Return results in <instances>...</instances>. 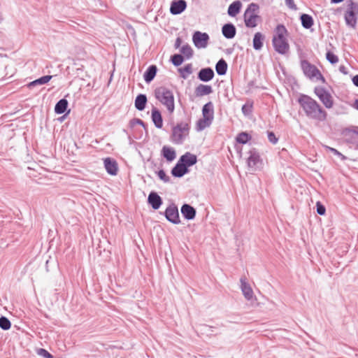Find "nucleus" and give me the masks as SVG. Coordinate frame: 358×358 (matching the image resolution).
I'll return each mask as SVG.
<instances>
[{
    "label": "nucleus",
    "mask_w": 358,
    "mask_h": 358,
    "mask_svg": "<svg viewBox=\"0 0 358 358\" xmlns=\"http://www.w3.org/2000/svg\"><path fill=\"white\" fill-rule=\"evenodd\" d=\"M298 102L308 117L319 121L327 120V112L310 96L301 94L298 99Z\"/></svg>",
    "instance_id": "f257e3e1"
},
{
    "label": "nucleus",
    "mask_w": 358,
    "mask_h": 358,
    "mask_svg": "<svg viewBox=\"0 0 358 358\" xmlns=\"http://www.w3.org/2000/svg\"><path fill=\"white\" fill-rule=\"evenodd\" d=\"M272 39L274 50L280 55H285L289 50V43L285 38L287 30L283 24H278Z\"/></svg>",
    "instance_id": "f03ea898"
},
{
    "label": "nucleus",
    "mask_w": 358,
    "mask_h": 358,
    "mask_svg": "<svg viewBox=\"0 0 358 358\" xmlns=\"http://www.w3.org/2000/svg\"><path fill=\"white\" fill-rule=\"evenodd\" d=\"M190 117H187V121L177 123L172 127L171 140L175 144H182L186 136L189 135L190 130Z\"/></svg>",
    "instance_id": "7ed1b4c3"
},
{
    "label": "nucleus",
    "mask_w": 358,
    "mask_h": 358,
    "mask_svg": "<svg viewBox=\"0 0 358 358\" xmlns=\"http://www.w3.org/2000/svg\"><path fill=\"white\" fill-rule=\"evenodd\" d=\"M155 96L162 104L166 106L170 113L175 109L174 96L173 92L166 87H159L155 89Z\"/></svg>",
    "instance_id": "20e7f679"
},
{
    "label": "nucleus",
    "mask_w": 358,
    "mask_h": 358,
    "mask_svg": "<svg viewBox=\"0 0 358 358\" xmlns=\"http://www.w3.org/2000/svg\"><path fill=\"white\" fill-rule=\"evenodd\" d=\"M348 5L345 13V21L348 27L355 28L358 17V3L353 0H348Z\"/></svg>",
    "instance_id": "39448f33"
},
{
    "label": "nucleus",
    "mask_w": 358,
    "mask_h": 358,
    "mask_svg": "<svg viewBox=\"0 0 358 358\" xmlns=\"http://www.w3.org/2000/svg\"><path fill=\"white\" fill-rule=\"evenodd\" d=\"M314 92L327 108H331L333 107V97L324 87H315Z\"/></svg>",
    "instance_id": "423d86ee"
},
{
    "label": "nucleus",
    "mask_w": 358,
    "mask_h": 358,
    "mask_svg": "<svg viewBox=\"0 0 358 358\" xmlns=\"http://www.w3.org/2000/svg\"><path fill=\"white\" fill-rule=\"evenodd\" d=\"M164 215L169 222L174 224H178L179 223H180L178 209L175 203H171L166 208Z\"/></svg>",
    "instance_id": "0eeeda50"
},
{
    "label": "nucleus",
    "mask_w": 358,
    "mask_h": 358,
    "mask_svg": "<svg viewBox=\"0 0 358 358\" xmlns=\"http://www.w3.org/2000/svg\"><path fill=\"white\" fill-rule=\"evenodd\" d=\"M210 38L207 33L196 31L192 36V41L197 48H205L208 44Z\"/></svg>",
    "instance_id": "6e6552de"
},
{
    "label": "nucleus",
    "mask_w": 358,
    "mask_h": 358,
    "mask_svg": "<svg viewBox=\"0 0 358 358\" xmlns=\"http://www.w3.org/2000/svg\"><path fill=\"white\" fill-rule=\"evenodd\" d=\"M249 156L247 159V164L249 169L252 171H256L258 164L262 163V159L259 152L256 148H252L248 152Z\"/></svg>",
    "instance_id": "1a4fd4ad"
},
{
    "label": "nucleus",
    "mask_w": 358,
    "mask_h": 358,
    "mask_svg": "<svg viewBox=\"0 0 358 358\" xmlns=\"http://www.w3.org/2000/svg\"><path fill=\"white\" fill-rule=\"evenodd\" d=\"M301 67L304 75L310 79L314 78L319 73V69L306 59L301 61Z\"/></svg>",
    "instance_id": "9d476101"
},
{
    "label": "nucleus",
    "mask_w": 358,
    "mask_h": 358,
    "mask_svg": "<svg viewBox=\"0 0 358 358\" xmlns=\"http://www.w3.org/2000/svg\"><path fill=\"white\" fill-rule=\"evenodd\" d=\"M187 2L185 0H173L170 6V13L176 15L181 14L187 8Z\"/></svg>",
    "instance_id": "9b49d317"
},
{
    "label": "nucleus",
    "mask_w": 358,
    "mask_h": 358,
    "mask_svg": "<svg viewBox=\"0 0 358 358\" xmlns=\"http://www.w3.org/2000/svg\"><path fill=\"white\" fill-rule=\"evenodd\" d=\"M104 167L107 173L111 176H116L118 171V165L115 159L106 157L103 160Z\"/></svg>",
    "instance_id": "f8f14e48"
},
{
    "label": "nucleus",
    "mask_w": 358,
    "mask_h": 358,
    "mask_svg": "<svg viewBox=\"0 0 358 358\" xmlns=\"http://www.w3.org/2000/svg\"><path fill=\"white\" fill-rule=\"evenodd\" d=\"M215 76L214 71L210 67L202 68L197 74V78L202 82H209Z\"/></svg>",
    "instance_id": "ddd939ff"
},
{
    "label": "nucleus",
    "mask_w": 358,
    "mask_h": 358,
    "mask_svg": "<svg viewBox=\"0 0 358 358\" xmlns=\"http://www.w3.org/2000/svg\"><path fill=\"white\" fill-rule=\"evenodd\" d=\"M178 162L188 169L196 164L197 157L195 155L187 152L180 157Z\"/></svg>",
    "instance_id": "4468645a"
},
{
    "label": "nucleus",
    "mask_w": 358,
    "mask_h": 358,
    "mask_svg": "<svg viewBox=\"0 0 358 358\" xmlns=\"http://www.w3.org/2000/svg\"><path fill=\"white\" fill-rule=\"evenodd\" d=\"M181 213L185 219L192 220L195 218L196 210L190 204L184 203L180 208Z\"/></svg>",
    "instance_id": "2eb2a0df"
},
{
    "label": "nucleus",
    "mask_w": 358,
    "mask_h": 358,
    "mask_svg": "<svg viewBox=\"0 0 358 358\" xmlns=\"http://www.w3.org/2000/svg\"><path fill=\"white\" fill-rule=\"evenodd\" d=\"M243 17L245 24L248 28H254L257 27L258 22L261 21V17L255 13L244 14Z\"/></svg>",
    "instance_id": "dca6fc26"
},
{
    "label": "nucleus",
    "mask_w": 358,
    "mask_h": 358,
    "mask_svg": "<svg viewBox=\"0 0 358 358\" xmlns=\"http://www.w3.org/2000/svg\"><path fill=\"white\" fill-rule=\"evenodd\" d=\"M148 202L154 210L159 209L163 203L161 196L155 192H151L149 194Z\"/></svg>",
    "instance_id": "f3484780"
},
{
    "label": "nucleus",
    "mask_w": 358,
    "mask_h": 358,
    "mask_svg": "<svg viewBox=\"0 0 358 358\" xmlns=\"http://www.w3.org/2000/svg\"><path fill=\"white\" fill-rule=\"evenodd\" d=\"M222 33L226 38L231 39L236 34V28L234 24L229 22L222 26Z\"/></svg>",
    "instance_id": "a211bd4d"
},
{
    "label": "nucleus",
    "mask_w": 358,
    "mask_h": 358,
    "mask_svg": "<svg viewBox=\"0 0 358 358\" xmlns=\"http://www.w3.org/2000/svg\"><path fill=\"white\" fill-rule=\"evenodd\" d=\"M240 281L243 294L247 300H251L253 297V291L250 285L246 282V278L245 277H242Z\"/></svg>",
    "instance_id": "6ab92c4d"
},
{
    "label": "nucleus",
    "mask_w": 358,
    "mask_h": 358,
    "mask_svg": "<svg viewBox=\"0 0 358 358\" xmlns=\"http://www.w3.org/2000/svg\"><path fill=\"white\" fill-rule=\"evenodd\" d=\"M189 172V169L184 166L178 161L176 165L171 169V175L176 178H182Z\"/></svg>",
    "instance_id": "aec40b11"
},
{
    "label": "nucleus",
    "mask_w": 358,
    "mask_h": 358,
    "mask_svg": "<svg viewBox=\"0 0 358 358\" xmlns=\"http://www.w3.org/2000/svg\"><path fill=\"white\" fill-rule=\"evenodd\" d=\"M151 118L155 126L157 129H161L163 126V118L159 110L157 108L153 107L151 113Z\"/></svg>",
    "instance_id": "412c9836"
},
{
    "label": "nucleus",
    "mask_w": 358,
    "mask_h": 358,
    "mask_svg": "<svg viewBox=\"0 0 358 358\" xmlns=\"http://www.w3.org/2000/svg\"><path fill=\"white\" fill-rule=\"evenodd\" d=\"M157 72V67L156 65L152 64L148 66L143 74V78L145 83H150L151 81H152L156 76Z\"/></svg>",
    "instance_id": "4be33fe9"
},
{
    "label": "nucleus",
    "mask_w": 358,
    "mask_h": 358,
    "mask_svg": "<svg viewBox=\"0 0 358 358\" xmlns=\"http://www.w3.org/2000/svg\"><path fill=\"white\" fill-rule=\"evenodd\" d=\"M148 102V99L145 94H139L135 99L134 106L135 108L139 110L142 111L145 109L146 104Z\"/></svg>",
    "instance_id": "5701e85b"
},
{
    "label": "nucleus",
    "mask_w": 358,
    "mask_h": 358,
    "mask_svg": "<svg viewBox=\"0 0 358 358\" xmlns=\"http://www.w3.org/2000/svg\"><path fill=\"white\" fill-rule=\"evenodd\" d=\"M203 117L210 118L211 120L214 119V106L211 101L203 105L202 108Z\"/></svg>",
    "instance_id": "b1692460"
},
{
    "label": "nucleus",
    "mask_w": 358,
    "mask_h": 358,
    "mask_svg": "<svg viewBox=\"0 0 358 358\" xmlns=\"http://www.w3.org/2000/svg\"><path fill=\"white\" fill-rule=\"evenodd\" d=\"M213 92V88L210 85L199 84L195 88V94L196 96H203L210 94Z\"/></svg>",
    "instance_id": "393cba45"
},
{
    "label": "nucleus",
    "mask_w": 358,
    "mask_h": 358,
    "mask_svg": "<svg viewBox=\"0 0 358 358\" xmlns=\"http://www.w3.org/2000/svg\"><path fill=\"white\" fill-rule=\"evenodd\" d=\"M162 155L168 161L172 162L176 157V153L173 148L164 145L162 149Z\"/></svg>",
    "instance_id": "a878e982"
},
{
    "label": "nucleus",
    "mask_w": 358,
    "mask_h": 358,
    "mask_svg": "<svg viewBox=\"0 0 358 358\" xmlns=\"http://www.w3.org/2000/svg\"><path fill=\"white\" fill-rule=\"evenodd\" d=\"M264 36L261 32H257L254 35L252 45L256 50H259L263 47Z\"/></svg>",
    "instance_id": "bb28decb"
},
{
    "label": "nucleus",
    "mask_w": 358,
    "mask_h": 358,
    "mask_svg": "<svg viewBox=\"0 0 358 358\" xmlns=\"http://www.w3.org/2000/svg\"><path fill=\"white\" fill-rule=\"evenodd\" d=\"M242 4L239 1H235L231 3L227 10V13L231 17H235L237 14L239 13Z\"/></svg>",
    "instance_id": "cd10ccee"
},
{
    "label": "nucleus",
    "mask_w": 358,
    "mask_h": 358,
    "mask_svg": "<svg viewBox=\"0 0 358 358\" xmlns=\"http://www.w3.org/2000/svg\"><path fill=\"white\" fill-rule=\"evenodd\" d=\"M301 25L305 29H310L314 24V20L311 15L303 13L300 16Z\"/></svg>",
    "instance_id": "c85d7f7f"
},
{
    "label": "nucleus",
    "mask_w": 358,
    "mask_h": 358,
    "mask_svg": "<svg viewBox=\"0 0 358 358\" xmlns=\"http://www.w3.org/2000/svg\"><path fill=\"white\" fill-rule=\"evenodd\" d=\"M228 64L224 59H220L215 64V71L219 76H224L227 73Z\"/></svg>",
    "instance_id": "c756f323"
},
{
    "label": "nucleus",
    "mask_w": 358,
    "mask_h": 358,
    "mask_svg": "<svg viewBox=\"0 0 358 358\" xmlns=\"http://www.w3.org/2000/svg\"><path fill=\"white\" fill-rule=\"evenodd\" d=\"M213 120L210 118L202 117L200 118L196 124V129L197 131H201L211 125Z\"/></svg>",
    "instance_id": "7c9ffc66"
},
{
    "label": "nucleus",
    "mask_w": 358,
    "mask_h": 358,
    "mask_svg": "<svg viewBox=\"0 0 358 358\" xmlns=\"http://www.w3.org/2000/svg\"><path fill=\"white\" fill-rule=\"evenodd\" d=\"M68 105L69 103L66 99H60L55 106V113L59 115L64 113L66 110Z\"/></svg>",
    "instance_id": "2f4dec72"
},
{
    "label": "nucleus",
    "mask_w": 358,
    "mask_h": 358,
    "mask_svg": "<svg viewBox=\"0 0 358 358\" xmlns=\"http://www.w3.org/2000/svg\"><path fill=\"white\" fill-rule=\"evenodd\" d=\"M180 76L183 79H187L188 76L193 72L192 64H187L182 68L178 69Z\"/></svg>",
    "instance_id": "473e14b6"
},
{
    "label": "nucleus",
    "mask_w": 358,
    "mask_h": 358,
    "mask_svg": "<svg viewBox=\"0 0 358 358\" xmlns=\"http://www.w3.org/2000/svg\"><path fill=\"white\" fill-rule=\"evenodd\" d=\"M52 78V76H49V75L42 76V77L29 83L28 84V87L31 88L38 85L45 84V83H48L51 80Z\"/></svg>",
    "instance_id": "72a5a7b5"
},
{
    "label": "nucleus",
    "mask_w": 358,
    "mask_h": 358,
    "mask_svg": "<svg viewBox=\"0 0 358 358\" xmlns=\"http://www.w3.org/2000/svg\"><path fill=\"white\" fill-rule=\"evenodd\" d=\"M251 138L252 137L249 134L243 131L237 135L236 140V142L240 144H245L251 139Z\"/></svg>",
    "instance_id": "f704fd0d"
},
{
    "label": "nucleus",
    "mask_w": 358,
    "mask_h": 358,
    "mask_svg": "<svg viewBox=\"0 0 358 358\" xmlns=\"http://www.w3.org/2000/svg\"><path fill=\"white\" fill-rule=\"evenodd\" d=\"M170 61L175 66H179L184 62V56L180 54H174L171 57Z\"/></svg>",
    "instance_id": "c9c22d12"
},
{
    "label": "nucleus",
    "mask_w": 358,
    "mask_h": 358,
    "mask_svg": "<svg viewBox=\"0 0 358 358\" xmlns=\"http://www.w3.org/2000/svg\"><path fill=\"white\" fill-rule=\"evenodd\" d=\"M180 52H182V54L184 55V56L187 59L191 58L193 56V52H194L192 48L188 44L184 45L181 48Z\"/></svg>",
    "instance_id": "e433bc0d"
},
{
    "label": "nucleus",
    "mask_w": 358,
    "mask_h": 358,
    "mask_svg": "<svg viewBox=\"0 0 358 358\" xmlns=\"http://www.w3.org/2000/svg\"><path fill=\"white\" fill-rule=\"evenodd\" d=\"M11 327L10 320L5 316L0 317V328L3 330H8Z\"/></svg>",
    "instance_id": "4c0bfd02"
},
{
    "label": "nucleus",
    "mask_w": 358,
    "mask_h": 358,
    "mask_svg": "<svg viewBox=\"0 0 358 358\" xmlns=\"http://www.w3.org/2000/svg\"><path fill=\"white\" fill-rule=\"evenodd\" d=\"M259 5L257 3H251L248 6L247 9L245 10L244 14H250V13L256 14V13L259 10Z\"/></svg>",
    "instance_id": "58836bf2"
},
{
    "label": "nucleus",
    "mask_w": 358,
    "mask_h": 358,
    "mask_svg": "<svg viewBox=\"0 0 358 358\" xmlns=\"http://www.w3.org/2000/svg\"><path fill=\"white\" fill-rule=\"evenodd\" d=\"M326 58L329 62L332 64H336L338 62V57L331 51H328L326 54Z\"/></svg>",
    "instance_id": "ea45409f"
},
{
    "label": "nucleus",
    "mask_w": 358,
    "mask_h": 358,
    "mask_svg": "<svg viewBox=\"0 0 358 358\" xmlns=\"http://www.w3.org/2000/svg\"><path fill=\"white\" fill-rule=\"evenodd\" d=\"M343 134L345 136L350 135V134H356L358 136V127L357 126H351V127H347L344 129Z\"/></svg>",
    "instance_id": "a19ab883"
},
{
    "label": "nucleus",
    "mask_w": 358,
    "mask_h": 358,
    "mask_svg": "<svg viewBox=\"0 0 358 358\" xmlns=\"http://www.w3.org/2000/svg\"><path fill=\"white\" fill-rule=\"evenodd\" d=\"M241 110L245 115H250L252 113V103H246L242 106Z\"/></svg>",
    "instance_id": "79ce46f5"
},
{
    "label": "nucleus",
    "mask_w": 358,
    "mask_h": 358,
    "mask_svg": "<svg viewBox=\"0 0 358 358\" xmlns=\"http://www.w3.org/2000/svg\"><path fill=\"white\" fill-rule=\"evenodd\" d=\"M157 173L159 179L162 180L164 182H170V177L166 174L165 171L163 169L158 171Z\"/></svg>",
    "instance_id": "37998d69"
},
{
    "label": "nucleus",
    "mask_w": 358,
    "mask_h": 358,
    "mask_svg": "<svg viewBox=\"0 0 358 358\" xmlns=\"http://www.w3.org/2000/svg\"><path fill=\"white\" fill-rule=\"evenodd\" d=\"M325 149L327 150H329L331 152H332L334 155H337L338 157H341V159L344 160L346 159V157L344 156L343 154H341L339 151H338L335 148H331L329 146H327L326 145L325 146Z\"/></svg>",
    "instance_id": "c03bdc74"
},
{
    "label": "nucleus",
    "mask_w": 358,
    "mask_h": 358,
    "mask_svg": "<svg viewBox=\"0 0 358 358\" xmlns=\"http://www.w3.org/2000/svg\"><path fill=\"white\" fill-rule=\"evenodd\" d=\"M316 209H317V214H319L320 215H324L326 213L325 206L320 201L317 202Z\"/></svg>",
    "instance_id": "a18cd8bd"
},
{
    "label": "nucleus",
    "mask_w": 358,
    "mask_h": 358,
    "mask_svg": "<svg viewBox=\"0 0 358 358\" xmlns=\"http://www.w3.org/2000/svg\"><path fill=\"white\" fill-rule=\"evenodd\" d=\"M268 139L269 142L273 145L278 143V138L275 136L273 131H267Z\"/></svg>",
    "instance_id": "49530a36"
},
{
    "label": "nucleus",
    "mask_w": 358,
    "mask_h": 358,
    "mask_svg": "<svg viewBox=\"0 0 358 358\" xmlns=\"http://www.w3.org/2000/svg\"><path fill=\"white\" fill-rule=\"evenodd\" d=\"M129 124L131 128H133V127H134V126L136 124L144 126V122L142 120L138 119V118H133L129 121Z\"/></svg>",
    "instance_id": "de8ad7c7"
},
{
    "label": "nucleus",
    "mask_w": 358,
    "mask_h": 358,
    "mask_svg": "<svg viewBox=\"0 0 358 358\" xmlns=\"http://www.w3.org/2000/svg\"><path fill=\"white\" fill-rule=\"evenodd\" d=\"M38 354L43 356L44 358H53V356L43 348H40L38 350Z\"/></svg>",
    "instance_id": "09e8293b"
},
{
    "label": "nucleus",
    "mask_w": 358,
    "mask_h": 358,
    "mask_svg": "<svg viewBox=\"0 0 358 358\" xmlns=\"http://www.w3.org/2000/svg\"><path fill=\"white\" fill-rule=\"evenodd\" d=\"M286 6L292 10H296V5L294 3V0H285Z\"/></svg>",
    "instance_id": "8fccbe9b"
},
{
    "label": "nucleus",
    "mask_w": 358,
    "mask_h": 358,
    "mask_svg": "<svg viewBox=\"0 0 358 358\" xmlns=\"http://www.w3.org/2000/svg\"><path fill=\"white\" fill-rule=\"evenodd\" d=\"M317 80H320L322 83H326L324 77L322 76L321 72L319 71V73H317V76L315 77Z\"/></svg>",
    "instance_id": "3c124183"
},
{
    "label": "nucleus",
    "mask_w": 358,
    "mask_h": 358,
    "mask_svg": "<svg viewBox=\"0 0 358 358\" xmlns=\"http://www.w3.org/2000/svg\"><path fill=\"white\" fill-rule=\"evenodd\" d=\"M317 80H320L322 83H326L324 77L322 76L321 72L319 71V73H317V76L315 77Z\"/></svg>",
    "instance_id": "603ef678"
},
{
    "label": "nucleus",
    "mask_w": 358,
    "mask_h": 358,
    "mask_svg": "<svg viewBox=\"0 0 358 358\" xmlns=\"http://www.w3.org/2000/svg\"><path fill=\"white\" fill-rule=\"evenodd\" d=\"M339 71L344 75H347L348 73V69L344 65H341L339 66Z\"/></svg>",
    "instance_id": "864d4df0"
},
{
    "label": "nucleus",
    "mask_w": 358,
    "mask_h": 358,
    "mask_svg": "<svg viewBox=\"0 0 358 358\" xmlns=\"http://www.w3.org/2000/svg\"><path fill=\"white\" fill-rule=\"evenodd\" d=\"M181 43H182L181 38L180 37H178L175 42V45H174L175 48H178L180 46Z\"/></svg>",
    "instance_id": "5fc2aeb1"
},
{
    "label": "nucleus",
    "mask_w": 358,
    "mask_h": 358,
    "mask_svg": "<svg viewBox=\"0 0 358 358\" xmlns=\"http://www.w3.org/2000/svg\"><path fill=\"white\" fill-rule=\"evenodd\" d=\"M352 80L353 84L356 87H358V74L353 76Z\"/></svg>",
    "instance_id": "6e6d98bb"
},
{
    "label": "nucleus",
    "mask_w": 358,
    "mask_h": 358,
    "mask_svg": "<svg viewBox=\"0 0 358 358\" xmlns=\"http://www.w3.org/2000/svg\"><path fill=\"white\" fill-rule=\"evenodd\" d=\"M352 106L358 110V99H355Z\"/></svg>",
    "instance_id": "4d7b16f0"
},
{
    "label": "nucleus",
    "mask_w": 358,
    "mask_h": 358,
    "mask_svg": "<svg viewBox=\"0 0 358 358\" xmlns=\"http://www.w3.org/2000/svg\"><path fill=\"white\" fill-rule=\"evenodd\" d=\"M344 0H331L332 3H339L343 2Z\"/></svg>",
    "instance_id": "13d9d810"
},
{
    "label": "nucleus",
    "mask_w": 358,
    "mask_h": 358,
    "mask_svg": "<svg viewBox=\"0 0 358 358\" xmlns=\"http://www.w3.org/2000/svg\"><path fill=\"white\" fill-rule=\"evenodd\" d=\"M145 129L146 134L148 133V125L144 122V126H142Z\"/></svg>",
    "instance_id": "bf43d9fd"
},
{
    "label": "nucleus",
    "mask_w": 358,
    "mask_h": 358,
    "mask_svg": "<svg viewBox=\"0 0 358 358\" xmlns=\"http://www.w3.org/2000/svg\"><path fill=\"white\" fill-rule=\"evenodd\" d=\"M357 148H358V144H357Z\"/></svg>",
    "instance_id": "052dcab7"
}]
</instances>
